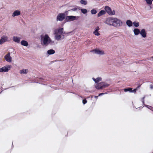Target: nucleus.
<instances>
[{"mask_svg":"<svg viewBox=\"0 0 153 153\" xmlns=\"http://www.w3.org/2000/svg\"><path fill=\"white\" fill-rule=\"evenodd\" d=\"M126 24L129 27H131L132 26L133 23L130 20H127L126 21Z\"/></svg>","mask_w":153,"mask_h":153,"instance_id":"nucleus-19","label":"nucleus"},{"mask_svg":"<svg viewBox=\"0 0 153 153\" xmlns=\"http://www.w3.org/2000/svg\"><path fill=\"white\" fill-rule=\"evenodd\" d=\"M99 30V27H97L95 29L94 31H98Z\"/></svg>","mask_w":153,"mask_h":153,"instance_id":"nucleus-32","label":"nucleus"},{"mask_svg":"<svg viewBox=\"0 0 153 153\" xmlns=\"http://www.w3.org/2000/svg\"><path fill=\"white\" fill-rule=\"evenodd\" d=\"M93 33H94L95 36H98L100 35V34L98 32V31H94L93 32Z\"/></svg>","mask_w":153,"mask_h":153,"instance_id":"nucleus-27","label":"nucleus"},{"mask_svg":"<svg viewBox=\"0 0 153 153\" xmlns=\"http://www.w3.org/2000/svg\"><path fill=\"white\" fill-rule=\"evenodd\" d=\"M55 53V51L53 49H50L47 51V53L49 55H51L54 54Z\"/></svg>","mask_w":153,"mask_h":153,"instance_id":"nucleus-21","label":"nucleus"},{"mask_svg":"<svg viewBox=\"0 0 153 153\" xmlns=\"http://www.w3.org/2000/svg\"><path fill=\"white\" fill-rule=\"evenodd\" d=\"M145 97L144 96L143 97L141 98V101H142V102L143 103V105H144V99L145 98Z\"/></svg>","mask_w":153,"mask_h":153,"instance_id":"nucleus-29","label":"nucleus"},{"mask_svg":"<svg viewBox=\"0 0 153 153\" xmlns=\"http://www.w3.org/2000/svg\"><path fill=\"white\" fill-rule=\"evenodd\" d=\"M92 79L96 83H97L101 81L102 80V78L100 77H97L96 79H95L94 78H93Z\"/></svg>","mask_w":153,"mask_h":153,"instance_id":"nucleus-17","label":"nucleus"},{"mask_svg":"<svg viewBox=\"0 0 153 153\" xmlns=\"http://www.w3.org/2000/svg\"><path fill=\"white\" fill-rule=\"evenodd\" d=\"M93 51L95 54L100 55H103L105 54V53L103 51L99 49H95Z\"/></svg>","mask_w":153,"mask_h":153,"instance_id":"nucleus-8","label":"nucleus"},{"mask_svg":"<svg viewBox=\"0 0 153 153\" xmlns=\"http://www.w3.org/2000/svg\"><path fill=\"white\" fill-rule=\"evenodd\" d=\"M105 13L106 12L104 10H101L98 14L97 16L98 17H100L103 15L105 14Z\"/></svg>","mask_w":153,"mask_h":153,"instance_id":"nucleus-18","label":"nucleus"},{"mask_svg":"<svg viewBox=\"0 0 153 153\" xmlns=\"http://www.w3.org/2000/svg\"><path fill=\"white\" fill-rule=\"evenodd\" d=\"M146 1L147 4L149 5H151L152 3V1L151 0H144Z\"/></svg>","mask_w":153,"mask_h":153,"instance_id":"nucleus-25","label":"nucleus"},{"mask_svg":"<svg viewBox=\"0 0 153 153\" xmlns=\"http://www.w3.org/2000/svg\"><path fill=\"white\" fill-rule=\"evenodd\" d=\"M21 14V12L19 10L15 11L12 13V16L13 17L19 16Z\"/></svg>","mask_w":153,"mask_h":153,"instance_id":"nucleus-13","label":"nucleus"},{"mask_svg":"<svg viewBox=\"0 0 153 153\" xmlns=\"http://www.w3.org/2000/svg\"><path fill=\"white\" fill-rule=\"evenodd\" d=\"M78 17L73 16H67L65 18V20L68 22H71L77 19Z\"/></svg>","mask_w":153,"mask_h":153,"instance_id":"nucleus-6","label":"nucleus"},{"mask_svg":"<svg viewBox=\"0 0 153 153\" xmlns=\"http://www.w3.org/2000/svg\"><path fill=\"white\" fill-rule=\"evenodd\" d=\"M137 90V88L133 90H132V89L131 88V92H134V93H135L136 91Z\"/></svg>","mask_w":153,"mask_h":153,"instance_id":"nucleus-30","label":"nucleus"},{"mask_svg":"<svg viewBox=\"0 0 153 153\" xmlns=\"http://www.w3.org/2000/svg\"><path fill=\"white\" fill-rule=\"evenodd\" d=\"M72 10L74 11H76L77 10V9L76 8H74Z\"/></svg>","mask_w":153,"mask_h":153,"instance_id":"nucleus-35","label":"nucleus"},{"mask_svg":"<svg viewBox=\"0 0 153 153\" xmlns=\"http://www.w3.org/2000/svg\"><path fill=\"white\" fill-rule=\"evenodd\" d=\"M87 102V101L86 99L83 100H82V103L83 104H85Z\"/></svg>","mask_w":153,"mask_h":153,"instance_id":"nucleus-31","label":"nucleus"},{"mask_svg":"<svg viewBox=\"0 0 153 153\" xmlns=\"http://www.w3.org/2000/svg\"><path fill=\"white\" fill-rule=\"evenodd\" d=\"M4 58L8 62H10L12 61V58L10 56V53L6 54L4 56Z\"/></svg>","mask_w":153,"mask_h":153,"instance_id":"nucleus-11","label":"nucleus"},{"mask_svg":"<svg viewBox=\"0 0 153 153\" xmlns=\"http://www.w3.org/2000/svg\"><path fill=\"white\" fill-rule=\"evenodd\" d=\"M0 94H1V93H0Z\"/></svg>","mask_w":153,"mask_h":153,"instance_id":"nucleus-41","label":"nucleus"},{"mask_svg":"<svg viewBox=\"0 0 153 153\" xmlns=\"http://www.w3.org/2000/svg\"><path fill=\"white\" fill-rule=\"evenodd\" d=\"M124 90L125 92H127L128 91H129L131 92V88H125L124 89Z\"/></svg>","mask_w":153,"mask_h":153,"instance_id":"nucleus-28","label":"nucleus"},{"mask_svg":"<svg viewBox=\"0 0 153 153\" xmlns=\"http://www.w3.org/2000/svg\"><path fill=\"white\" fill-rule=\"evenodd\" d=\"M21 44L23 46H27L28 45V43L25 40H22L21 42Z\"/></svg>","mask_w":153,"mask_h":153,"instance_id":"nucleus-20","label":"nucleus"},{"mask_svg":"<svg viewBox=\"0 0 153 153\" xmlns=\"http://www.w3.org/2000/svg\"><path fill=\"white\" fill-rule=\"evenodd\" d=\"M146 106L147 108H148L149 109H150L151 110V108H150L149 107H150L148 105H146Z\"/></svg>","mask_w":153,"mask_h":153,"instance_id":"nucleus-36","label":"nucleus"},{"mask_svg":"<svg viewBox=\"0 0 153 153\" xmlns=\"http://www.w3.org/2000/svg\"><path fill=\"white\" fill-rule=\"evenodd\" d=\"M140 34L141 36L144 38L146 37L147 36L146 33L144 29H142L140 31Z\"/></svg>","mask_w":153,"mask_h":153,"instance_id":"nucleus-12","label":"nucleus"},{"mask_svg":"<svg viewBox=\"0 0 153 153\" xmlns=\"http://www.w3.org/2000/svg\"><path fill=\"white\" fill-rule=\"evenodd\" d=\"M11 67V65H8L7 67L4 66L0 68V72H8Z\"/></svg>","mask_w":153,"mask_h":153,"instance_id":"nucleus-7","label":"nucleus"},{"mask_svg":"<svg viewBox=\"0 0 153 153\" xmlns=\"http://www.w3.org/2000/svg\"><path fill=\"white\" fill-rule=\"evenodd\" d=\"M152 58L153 59V56L152 57Z\"/></svg>","mask_w":153,"mask_h":153,"instance_id":"nucleus-39","label":"nucleus"},{"mask_svg":"<svg viewBox=\"0 0 153 153\" xmlns=\"http://www.w3.org/2000/svg\"><path fill=\"white\" fill-rule=\"evenodd\" d=\"M0 94H1V93H0Z\"/></svg>","mask_w":153,"mask_h":153,"instance_id":"nucleus-42","label":"nucleus"},{"mask_svg":"<svg viewBox=\"0 0 153 153\" xmlns=\"http://www.w3.org/2000/svg\"><path fill=\"white\" fill-rule=\"evenodd\" d=\"M21 38L17 36H13V40L16 42L19 43L20 42Z\"/></svg>","mask_w":153,"mask_h":153,"instance_id":"nucleus-15","label":"nucleus"},{"mask_svg":"<svg viewBox=\"0 0 153 153\" xmlns=\"http://www.w3.org/2000/svg\"><path fill=\"white\" fill-rule=\"evenodd\" d=\"M9 41L8 37L7 36H3L1 37L0 39V44L1 45L6 42Z\"/></svg>","mask_w":153,"mask_h":153,"instance_id":"nucleus-9","label":"nucleus"},{"mask_svg":"<svg viewBox=\"0 0 153 153\" xmlns=\"http://www.w3.org/2000/svg\"><path fill=\"white\" fill-rule=\"evenodd\" d=\"M133 32L135 35H137L140 33V31L138 28H135L134 29Z\"/></svg>","mask_w":153,"mask_h":153,"instance_id":"nucleus-16","label":"nucleus"},{"mask_svg":"<svg viewBox=\"0 0 153 153\" xmlns=\"http://www.w3.org/2000/svg\"><path fill=\"white\" fill-rule=\"evenodd\" d=\"M80 10L81 12L84 14H85L87 13V10L86 9H81Z\"/></svg>","mask_w":153,"mask_h":153,"instance_id":"nucleus-22","label":"nucleus"},{"mask_svg":"<svg viewBox=\"0 0 153 153\" xmlns=\"http://www.w3.org/2000/svg\"><path fill=\"white\" fill-rule=\"evenodd\" d=\"M65 18V14L64 13H60L57 17V20L60 21H62Z\"/></svg>","mask_w":153,"mask_h":153,"instance_id":"nucleus-10","label":"nucleus"},{"mask_svg":"<svg viewBox=\"0 0 153 153\" xmlns=\"http://www.w3.org/2000/svg\"><path fill=\"white\" fill-rule=\"evenodd\" d=\"M98 96H95V98H96V99H97L98 97Z\"/></svg>","mask_w":153,"mask_h":153,"instance_id":"nucleus-37","label":"nucleus"},{"mask_svg":"<svg viewBox=\"0 0 153 153\" xmlns=\"http://www.w3.org/2000/svg\"><path fill=\"white\" fill-rule=\"evenodd\" d=\"M109 85V84L105 82H101L98 84H97L95 88L97 89H102L105 88Z\"/></svg>","mask_w":153,"mask_h":153,"instance_id":"nucleus-4","label":"nucleus"},{"mask_svg":"<svg viewBox=\"0 0 153 153\" xmlns=\"http://www.w3.org/2000/svg\"><path fill=\"white\" fill-rule=\"evenodd\" d=\"M107 94V93H100V94H99V96H101V95H103V94Z\"/></svg>","mask_w":153,"mask_h":153,"instance_id":"nucleus-33","label":"nucleus"},{"mask_svg":"<svg viewBox=\"0 0 153 153\" xmlns=\"http://www.w3.org/2000/svg\"><path fill=\"white\" fill-rule=\"evenodd\" d=\"M105 23L107 25L116 28L122 26L123 22L120 19L116 17H110L107 18Z\"/></svg>","mask_w":153,"mask_h":153,"instance_id":"nucleus-1","label":"nucleus"},{"mask_svg":"<svg viewBox=\"0 0 153 153\" xmlns=\"http://www.w3.org/2000/svg\"><path fill=\"white\" fill-rule=\"evenodd\" d=\"M71 33V32L67 33L64 32L63 28H59L56 29L54 31V34L55 35V39L57 41L60 40L64 38V36L63 34H69Z\"/></svg>","mask_w":153,"mask_h":153,"instance_id":"nucleus-3","label":"nucleus"},{"mask_svg":"<svg viewBox=\"0 0 153 153\" xmlns=\"http://www.w3.org/2000/svg\"><path fill=\"white\" fill-rule=\"evenodd\" d=\"M133 24L134 25L135 27H137L139 26V23L138 22H134L133 23Z\"/></svg>","mask_w":153,"mask_h":153,"instance_id":"nucleus-23","label":"nucleus"},{"mask_svg":"<svg viewBox=\"0 0 153 153\" xmlns=\"http://www.w3.org/2000/svg\"><path fill=\"white\" fill-rule=\"evenodd\" d=\"M150 9H151V6H150Z\"/></svg>","mask_w":153,"mask_h":153,"instance_id":"nucleus-38","label":"nucleus"},{"mask_svg":"<svg viewBox=\"0 0 153 153\" xmlns=\"http://www.w3.org/2000/svg\"><path fill=\"white\" fill-rule=\"evenodd\" d=\"M105 11L110 15H113L115 14V11L114 10H112L110 7L108 6H105L104 8Z\"/></svg>","mask_w":153,"mask_h":153,"instance_id":"nucleus-5","label":"nucleus"},{"mask_svg":"<svg viewBox=\"0 0 153 153\" xmlns=\"http://www.w3.org/2000/svg\"><path fill=\"white\" fill-rule=\"evenodd\" d=\"M151 0L152 1H153V0Z\"/></svg>","mask_w":153,"mask_h":153,"instance_id":"nucleus-40","label":"nucleus"},{"mask_svg":"<svg viewBox=\"0 0 153 153\" xmlns=\"http://www.w3.org/2000/svg\"><path fill=\"white\" fill-rule=\"evenodd\" d=\"M28 72V70L27 69H23L19 71V73L21 74H26Z\"/></svg>","mask_w":153,"mask_h":153,"instance_id":"nucleus-14","label":"nucleus"},{"mask_svg":"<svg viewBox=\"0 0 153 153\" xmlns=\"http://www.w3.org/2000/svg\"><path fill=\"white\" fill-rule=\"evenodd\" d=\"M91 12V13L92 14H95L97 13V10L94 9L92 10Z\"/></svg>","mask_w":153,"mask_h":153,"instance_id":"nucleus-26","label":"nucleus"},{"mask_svg":"<svg viewBox=\"0 0 153 153\" xmlns=\"http://www.w3.org/2000/svg\"><path fill=\"white\" fill-rule=\"evenodd\" d=\"M40 41L41 45L42 46H47L49 45H53L54 43V41L51 40L47 34L41 35Z\"/></svg>","mask_w":153,"mask_h":153,"instance_id":"nucleus-2","label":"nucleus"},{"mask_svg":"<svg viewBox=\"0 0 153 153\" xmlns=\"http://www.w3.org/2000/svg\"><path fill=\"white\" fill-rule=\"evenodd\" d=\"M80 2L82 4H84V5H86L87 4V1L85 0H81Z\"/></svg>","mask_w":153,"mask_h":153,"instance_id":"nucleus-24","label":"nucleus"},{"mask_svg":"<svg viewBox=\"0 0 153 153\" xmlns=\"http://www.w3.org/2000/svg\"><path fill=\"white\" fill-rule=\"evenodd\" d=\"M150 88L151 89H153V85H150Z\"/></svg>","mask_w":153,"mask_h":153,"instance_id":"nucleus-34","label":"nucleus"}]
</instances>
